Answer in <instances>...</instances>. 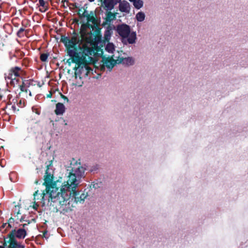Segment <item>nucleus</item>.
Wrapping results in <instances>:
<instances>
[{
	"label": "nucleus",
	"instance_id": "nucleus-34",
	"mask_svg": "<svg viewBox=\"0 0 248 248\" xmlns=\"http://www.w3.org/2000/svg\"><path fill=\"white\" fill-rule=\"evenodd\" d=\"M38 206H39V205L38 204L36 203L35 202H34V204L32 206V208L34 209H35V210H37Z\"/></svg>",
	"mask_w": 248,
	"mask_h": 248
},
{
	"label": "nucleus",
	"instance_id": "nucleus-7",
	"mask_svg": "<svg viewBox=\"0 0 248 248\" xmlns=\"http://www.w3.org/2000/svg\"><path fill=\"white\" fill-rule=\"evenodd\" d=\"M116 31L121 37L122 42L124 45L133 44L135 43L137 38L136 33L134 31L131 32L129 25L125 24L118 25Z\"/></svg>",
	"mask_w": 248,
	"mask_h": 248
},
{
	"label": "nucleus",
	"instance_id": "nucleus-36",
	"mask_svg": "<svg viewBox=\"0 0 248 248\" xmlns=\"http://www.w3.org/2000/svg\"><path fill=\"white\" fill-rule=\"evenodd\" d=\"M14 219L13 218V217H10L8 221V222L9 223H14Z\"/></svg>",
	"mask_w": 248,
	"mask_h": 248
},
{
	"label": "nucleus",
	"instance_id": "nucleus-16",
	"mask_svg": "<svg viewBox=\"0 0 248 248\" xmlns=\"http://www.w3.org/2000/svg\"><path fill=\"white\" fill-rule=\"evenodd\" d=\"M117 13H112L110 11H108L106 14V17L105 18L106 22L102 24V26H105L107 22H111V21L116 19Z\"/></svg>",
	"mask_w": 248,
	"mask_h": 248
},
{
	"label": "nucleus",
	"instance_id": "nucleus-18",
	"mask_svg": "<svg viewBox=\"0 0 248 248\" xmlns=\"http://www.w3.org/2000/svg\"><path fill=\"white\" fill-rule=\"evenodd\" d=\"M117 61H118V64L121 63L123 62L124 64L130 65H132L134 63V60H133V59L132 58H130V57L125 58H119V57L118 59H117Z\"/></svg>",
	"mask_w": 248,
	"mask_h": 248
},
{
	"label": "nucleus",
	"instance_id": "nucleus-39",
	"mask_svg": "<svg viewBox=\"0 0 248 248\" xmlns=\"http://www.w3.org/2000/svg\"><path fill=\"white\" fill-rule=\"evenodd\" d=\"M47 98H51L52 97V93L50 92L48 94L46 95Z\"/></svg>",
	"mask_w": 248,
	"mask_h": 248
},
{
	"label": "nucleus",
	"instance_id": "nucleus-48",
	"mask_svg": "<svg viewBox=\"0 0 248 248\" xmlns=\"http://www.w3.org/2000/svg\"><path fill=\"white\" fill-rule=\"evenodd\" d=\"M90 2H93L94 0H88Z\"/></svg>",
	"mask_w": 248,
	"mask_h": 248
},
{
	"label": "nucleus",
	"instance_id": "nucleus-24",
	"mask_svg": "<svg viewBox=\"0 0 248 248\" xmlns=\"http://www.w3.org/2000/svg\"><path fill=\"white\" fill-rule=\"evenodd\" d=\"M136 19L139 22L143 21L145 19V15L142 12H140L136 15Z\"/></svg>",
	"mask_w": 248,
	"mask_h": 248
},
{
	"label": "nucleus",
	"instance_id": "nucleus-26",
	"mask_svg": "<svg viewBox=\"0 0 248 248\" xmlns=\"http://www.w3.org/2000/svg\"><path fill=\"white\" fill-rule=\"evenodd\" d=\"M18 77L17 76H15L13 75L11 76L10 75V73H8V74H5V78L6 80H7L8 79H11L13 78H17Z\"/></svg>",
	"mask_w": 248,
	"mask_h": 248
},
{
	"label": "nucleus",
	"instance_id": "nucleus-45",
	"mask_svg": "<svg viewBox=\"0 0 248 248\" xmlns=\"http://www.w3.org/2000/svg\"><path fill=\"white\" fill-rule=\"evenodd\" d=\"M3 161V160L2 159H1L0 160V165L1 166V167H3L2 165V162Z\"/></svg>",
	"mask_w": 248,
	"mask_h": 248
},
{
	"label": "nucleus",
	"instance_id": "nucleus-10",
	"mask_svg": "<svg viewBox=\"0 0 248 248\" xmlns=\"http://www.w3.org/2000/svg\"><path fill=\"white\" fill-rule=\"evenodd\" d=\"M20 94L21 93H19L16 98L13 100L14 104L12 106V108L14 112L19 111V108H23L25 106L26 101L24 98H20Z\"/></svg>",
	"mask_w": 248,
	"mask_h": 248
},
{
	"label": "nucleus",
	"instance_id": "nucleus-15",
	"mask_svg": "<svg viewBox=\"0 0 248 248\" xmlns=\"http://www.w3.org/2000/svg\"><path fill=\"white\" fill-rule=\"evenodd\" d=\"M112 28L111 27L110 25H108V27H107V29L105 31L104 35V42H109L110 36L111 35V34L112 33Z\"/></svg>",
	"mask_w": 248,
	"mask_h": 248
},
{
	"label": "nucleus",
	"instance_id": "nucleus-27",
	"mask_svg": "<svg viewBox=\"0 0 248 248\" xmlns=\"http://www.w3.org/2000/svg\"><path fill=\"white\" fill-rule=\"evenodd\" d=\"M25 31V29L23 28H21L18 31H17V35L19 37H23L24 36V34L23 33L24 31Z\"/></svg>",
	"mask_w": 248,
	"mask_h": 248
},
{
	"label": "nucleus",
	"instance_id": "nucleus-47",
	"mask_svg": "<svg viewBox=\"0 0 248 248\" xmlns=\"http://www.w3.org/2000/svg\"><path fill=\"white\" fill-rule=\"evenodd\" d=\"M29 95H30V96H31L32 95H31V92L30 91L29 92Z\"/></svg>",
	"mask_w": 248,
	"mask_h": 248
},
{
	"label": "nucleus",
	"instance_id": "nucleus-22",
	"mask_svg": "<svg viewBox=\"0 0 248 248\" xmlns=\"http://www.w3.org/2000/svg\"><path fill=\"white\" fill-rule=\"evenodd\" d=\"M132 2L135 8L137 9L141 8L143 5V2L142 0H129Z\"/></svg>",
	"mask_w": 248,
	"mask_h": 248
},
{
	"label": "nucleus",
	"instance_id": "nucleus-30",
	"mask_svg": "<svg viewBox=\"0 0 248 248\" xmlns=\"http://www.w3.org/2000/svg\"><path fill=\"white\" fill-rule=\"evenodd\" d=\"M60 95H61V98H62L65 101H66V102H69V100L67 98V97H66V96H65L62 93H60Z\"/></svg>",
	"mask_w": 248,
	"mask_h": 248
},
{
	"label": "nucleus",
	"instance_id": "nucleus-41",
	"mask_svg": "<svg viewBox=\"0 0 248 248\" xmlns=\"http://www.w3.org/2000/svg\"><path fill=\"white\" fill-rule=\"evenodd\" d=\"M38 190H36L35 191V192L33 194V196H34V198H35V197L38 194Z\"/></svg>",
	"mask_w": 248,
	"mask_h": 248
},
{
	"label": "nucleus",
	"instance_id": "nucleus-44",
	"mask_svg": "<svg viewBox=\"0 0 248 248\" xmlns=\"http://www.w3.org/2000/svg\"><path fill=\"white\" fill-rule=\"evenodd\" d=\"M72 5L74 7V8H78V6H77L76 3H73Z\"/></svg>",
	"mask_w": 248,
	"mask_h": 248
},
{
	"label": "nucleus",
	"instance_id": "nucleus-42",
	"mask_svg": "<svg viewBox=\"0 0 248 248\" xmlns=\"http://www.w3.org/2000/svg\"><path fill=\"white\" fill-rule=\"evenodd\" d=\"M29 224H30V221H28L27 224L25 223V224H22L21 225L22 226L23 228L24 229V228Z\"/></svg>",
	"mask_w": 248,
	"mask_h": 248
},
{
	"label": "nucleus",
	"instance_id": "nucleus-1",
	"mask_svg": "<svg viewBox=\"0 0 248 248\" xmlns=\"http://www.w3.org/2000/svg\"><path fill=\"white\" fill-rule=\"evenodd\" d=\"M60 41L64 44L68 55L72 57L73 63L93 61V57L103 54V49L99 46L89 47L85 44L80 46L78 45L79 39L76 36H73L70 39L65 35H62Z\"/></svg>",
	"mask_w": 248,
	"mask_h": 248
},
{
	"label": "nucleus",
	"instance_id": "nucleus-31",
	"mask_svg": "<svg viewBox=\"0 0 248 248\" xmlns=\"http://www.w3.org/2000/svg\"><path fill=\"white\" fill-rule=\"evenodd\" d=\"M72 159H73V160L71 163V165H72L73 163H74V164L73 165L74 166L75 165H77L78 164L80 165V162H78V161L75 160V159L74 158H73Z\"/></svg>",
	"mask_w": 248,
	"mask_h": 248
},
{
	"label": "nucleus",
	"instance_id": "nucleus-28",
	"mask_svg": "<svg viewBox=\"0 0 248 248\" xmlns=\"http://www.w3.org/2000/svg\"><path fill=\"white\" fill-rule=\"evenodd\" d=\"M19 88L20 89V93H22V92H25L26 93H28L30 90H29L28 89V88H25V87H23V86H19Z\"/></svg>",
	"mask_w": 248,
	"mask_h": 248
},
{
	"label": "nucleus",
	"instance_id": "nucleus-11",
	"mask_svg": "<svg viewBox=\"0 0 248 248\" xmlns=\"http://www.w3.org/2000/svg\"><path fill=\"white\" fill-rule=\"evenodd\" d=\"M86 62H82L79 63H76L78 65V67L74 68L75 75L76 78L79 77V78H81V75H85V71L87 70V68L85 67V63Z\"/></svg>",
	"mask_w": 248,
	"mask_h": 248
},
{
	"label": "nucleus",
	"instance_id": "nucleus-25",
	"mask_svg": "<svg viewBox=\"0 0 248 248\" xmlns=\"http://www.w3.org/2000/svg\"><path fill=\"white\" fill-rule=\"evenodd\" d=\"M49 56V53L48 52L41 53L40 54V59L42 62H46L47 61Z\"/></svg>",
	"mask_w": 248,
	"mask_h": 248
},
{
	"label": "nucleus",
	"instance_id": "nucleus-46",
	"mask_svg": "<svg viewBox=\"0 0 248 248\" xmlns=\"http://www.w3.org/2000/svg\"><path fill=\"white\" fill-rule=\"evenodd\" d=\"M38 182H39V181L38 180H36L35 181V184H38Z\"/></svg>",
	"mask_w": 248,
	"mask_h": 248
},
{
	"label": "nucleus",
	"instance_id": "nucleus-8",
	"mask_svg": "<svg viewBox=\"0 0 248 248\" xmlns=\"http://www.w3.org/2000/svg\"><path fill=\"white\" fill-rule=\"evenodd\" d=\"M76 188L77 187L72 188V189L71 188H65V190L68 195V193H70V199H72V201L74 199V202L76 203H82L84 201V200L86 198L87 194H85L81 191H76Z\"/></svg>",
	"mask_w": 248,
	"mask_h": 248
},
{
	"label": "nucleus",
	"instance_id": "nucleus-2",
	"mask_svg": "<svg viewBox=\"0 0 248 248\" xmlns=\"http://www.w3.org/2000/svg\"><path fill=\"white\" fill-rule=\"evenodd\" d=\"M79 9L78 13L80 18L86 17L87 22L82 24L80 28V33L82 37L84 38L88 43L93 44L101 39L100 20L98 18L95 13L91 11L89 14L87 13L86 9H84L82 14L80 13Z\"/></svg>",
	"mask_w": 248,
	"mask_h": 248
},
{
	"label": "nucleus",
	"instance_id": "nucleus-12",
	"mask_svg": "<svg viewBox=\"0 0 248 248\" xmlns=\"http://www.w3.org/2000/svg\"><path fill=\"white\" fill-rule=\"evenodd\" d=\"M120 1V0H104L102 6L106 11H110Z\"/></svg>",
	"mask_w": 248,
	"mask_h": 248
},
{
	"label": "nucleus",
	"instance_id": "nucleus-40",
	"mask_svg": "<svg viewBox=\"0 0 248 248\" xmlns=\"http://www.w3.org/2000/svg\"><path fill=\"white\" fill-rule=\"evenodd\" d=\"M7 224L8 226L6 227V229H7V228H11L12 227L11 223H9L8 222Z\"/></svg>",
	"mask_w": 248,
	"mask_h": 248
},
{
	"label": "nucleus",
	"instance_id": "nucleus-14",
	"mask_svg": "<svg viewBox=\"0 0 248 248\" xmlns=\"http://www.w3.org/2000/svg\"><path fill=\"white\" fill-rule=\"evenodd\" d=\"M119 10L121 12H124L126 13H129L130 10V6L129 3L125 1L124 0L119 4Z\"/></svg>",
	"mask_w": 248,
	"mask_h": 248
},
{
	"label": "nucleus",
	"instance_id": "nucleus-20",
	"mask_svg": "<svg viewBox=\"0 0 248 248\" xmlns=\"http://www.w3.org/2000/svg\"><path fill=\"white\" fill-rule=\"evenodd\" d=\"M48 4L44 0H39V6L42 7L40 9V11L41 12H45L48 9Z\"/></svg>",
	"mask_w": 248,
	"mask_h": 248
},
{
	"label": "nucleus",
	"instance_id": "nucleus-13",
	"mask_svg": "<svg viewBox=\"0 0 248 248\" xmlns=\"http://www.w3.org/2000/svg\"><path fill=\"white\" fill-rule=\"evenodd\" d=\"M24 73V71L21 68L18 66H15L11 68L8 73H10V75H13L15 76H17L18 78H21V76Z\"/></svg>",
	"mask_w": 248,
	"mask_h": 248
},
{
	"label": "nucleus",
	"instance_id": "nucleus-49",
	"mask_svg": "<svg viewBox=\"0 0 248 248\" xmlns=\"http://www.w3.org/2000/svg\"><path fill=\"white\" fill-rule=\"evenodd\" d=\"M99 1H100L102 2V5H103V0H99Z\"/></svg>",
	"mask_w": 248,
	"mask_h": 248
},
{
	"label": "nucleus",
	"instance_id": "nucleus-21",
	"mask_svg": "<svg viewBox=\"0 0 248 248\" xmlns=\"http://www.w3.org/2000/svg\"><path fill=\"white\" fill-rule=\"evenodd\" d=\"M21 84L20 86H23V87L29 88L31 86L33 85V80L32 79H23L21 78Z\"/></svg>",
	"mask_w": 248,
	"mask_h": 248
},
{
	"label": "nucleus",
	"instance_id": "nucleus-43",
	"mask_svg": "<svg viewBox=\"0 0 248 248\" xmlns=\"http://www.w3.org/2000/svg\"><path fill=\"white\" fill-rule=\"evenodd\" d=\"M3 97V95L1 93H0V99L2 100Z\"/></svg>",
	"mask_w": 248,
	"mask_h": 248
},
{
	"label": "nucleus",
	"instance_id": "nucleus-50",
	"mask_svg": "<svg viewBox=\"0 0 248 248\" xmlns=\"http://www.w3.org/2000/svg\"><path fill=\"white\" fill-rule=\"evenodd\" d=\"M23 218H21V219H20V222H22V221H23Z\"/></svg>",
	"mask_w": 248,
	"mask_h": 248
},
{
	"label": "nucleus",
	"instance_id": "nucleus-23",
	"mask_svg": "<svg viewBox=\"0 0 248 248\" xmlns=\"http://www.w3.org/2000/svg\"><path fill=\"white\" fill-rule=\"evenodd\" d=\"M105 50L109 53H113L115 50L114 46L112 43L108 42L107 46L105 47Z\"/></svg>",
	"mask_w": 248,
	"mask_h": 248
},
{
	"label": "nucleus",
	"instance_id": "nucleus-4",
	"mask_svg": "<svg viewBox=\"0 0 248 248\" xmlns=\"http://www.w3.org/2000/svg\"><path fill=\"white\" fill-rule=\"evenodd\" d=\"M26 235L27 232L24 228L13 229L6 237H4L0 248H25V245L18 241L17 239H23Z\"/></svg>",
	"mask_w": 248,
	"mask_h": 248
},
{
	"label": "nucleus",
	"instance_id": "nucleus-29",
	"mask_svg": "<svg viewBox=\"0 0 248 248\" xmlns=\"http://www.w3.org/2000/svg\"><path fill=\"white\" fill-rule=\"evenodd\" d=\"M85 67L87 68V70H86V71H85V75L87 76L88 74H89L91 71H93V69L91 67H90L89 66L86 65L85 63Z\"/></svg>",
	"mask_w": 248,
	"mask_h": 248
},
{
	"label": "nucleus",
	"instance_id": "nucleus-6",
	"mask_svg": "<svg viewBox=\"0 0 248 248\" xmlns=\"http://www.w3.org/2000/svg\"><path fill=\"white\" fill-rule=\"evenodd\" d=\"M71 169L70 170L68 179L64 185L62 186H65L67 188H75L78 186V181L81 178L85 177V170L86 169L82 166L71 167Z\"/></svg>",
	"mask_w": 248,
	"mask_h": 248
},
{
	"label": "nucleus",
	"instance_id": "nucleus-38",
	"mask_svg": "<svg viewBox=\"0 0 248 248\" xmlns=\"http://www.w3.org/2000/svg\"><path fill=\"white\" fill-rule=\"evenodd\" d=\"M72 60V57H70V58L68 59L67 61V62L68 63L69 65L71 64V62H73V61Z\"/></svg>",
	"mask_w": 248,
	"mask_h": 248
},
{
	"label": "nucleus",
	"instance_id": "nucleus-3",
	"mask_svg": "<svg viewBox=\"0 0 248 248\" xmlns=\"http://www.w3.org/2000/svg\"><path fill=\"white\" fill-rule=\"evenodd\" d=\"M65 188L62 186L60 192L48 199L50 206L53 207L56 212L60 211L61 214L63 215L71 212L74 207L73 201L70 199V193L68 195Z\"/></svg>",
	"mask_w": 248,
	"mask_h": 248
},
{
	"label": "nucleus",
	"instance_id": "nucleus-35",
	"mask_svg": "<svg viewBox=\"0 0 248 248\" xmlns=\"http://www.w3.org/2000/svg\"><path fill=\"white\" fill-rule=\"evenodd\" d=\"M79 20L78 18H75V19H73V23H76L77 24H79Z\"/></svg>",
	"mask_w": 248,
	"mask_h": 248
},
{
	"label": "nucleus",
	"instance_id": "nucleus-9",
	"mask_svg": "<svg viewBox=\"0 0 248 248\" xmlns=\"http://www.w3.org/2000/svg\"><path fill=\"white\" fill-rule=\"evenodd\" d=\"M101 56L102 58V62H103L102 64L100 65V70L102 71H105L106 67L110 71L113 67L118 63V61H117V59L114 60L113 58V56L106 57L102 55Z\"/></svg>",
	"mask_w": 248,
	"mask_h": 248
},
{
	"label": "nucleus",
	"instance_id": "nucleus-5",
	"mask_svg": "<svg viewBox=\"0 0 248 248\" xmlns=\"http://www.w3.org/2000/svg\"><path fill=\"white\" fill-rule=\"evenodd\" d=\"M52 160L49 162V163L46 164V169L45 171L44 175V182L43 185L46 186V189L44 190L41 194L42 201L45 203V201L48 199L51 198L54 195H55L57 193L60 192V189L59 187H57L56 182L54 181V176L53 174H51L48 172L49 167L52 165Z\"/></svg>",
	"mask_w": 248,
	"mask_h": 248
},
{
	"label": "nucleus",
	"instance_id": "nucleus-33",
	"mask_svg": "<svg viewBox=\"0 0 248 248\" xmlns=\"http://www.w3.org/2000/svg\"><path fill=\"white\" fill-rule=\"evenodd\" d=\"M47 231H45L43 232V237H44L46 239H48V237L46 236V235L47 234Z\"/></svg>",
	"mask_w": 248,
	"mask_h": 248
},
{
	"label": "nucleus",
	"instance_id": "nucleus-37",
	"mask_svg": "<svg viewBox=\"0 0 248 248\" xmlns=\"http://www.w3.org/2000/svg\"><path fill=\"white\" fill-rule=\"evenodd\" d=\"M7 224V223H3L2 224V225L0 228V231H2V229L6 227Z\"/></svg>",
	"mask_w": 248,
	"mask_h": 248
},
{
	"label": "nucleus",
	"instance_id": "nucleus-17",
	"mask_svg": "<svg viewBox=\"0 0 248 248\" xmlns=\"http://www.w3.org/2000/svg\"><path fill=\"white\" fill-rule=\"evenodd\" d=\"M65 111V107L62 103H58L56 105L55 114L57 115L62 114Z\"/></svg>",
	"mask_w": 248,
	"mask_h": 248
},
{
	"label": "nucleus",
	"instance_id": "nucleus-32",
	"mask_svg": "<svg viewBox=\"0 0 248 248\" xmlns=\"http://www.w3.org/2000/svg\"><path fill=\"white\" fill-rule=\"evenodd\" d=\"M101 185V183L100 184H98V183H95L94 182H93L92 185L93 186V188H94L95 189L96 188H98V187H100V186Z\"/></svg>",
	"mask_w": 248,
	"mask_h": 248
},
{
	"label": "nucleus",
	"instance_id": "nucleus-51",
	"mask_svg": "<svg viewBox=\"0 0 248 248\" xmlns=\"http://www.w3.org/2000/svg\"><path fill=\"white\" fill-rule=\"evenodd\" d=\"M81 10L79 11L80 13H81Z\"/></svg>",
	"mask_w": 248,
	"mask_h": 248
},
{
	"label": "nucleus",
	"instance_id": "nucleus-19",
	"mask_svg": "<svg viewBox=\"0 0 248 248\" xmlns=\"http://www.w3.org/2000/svg\"><path fill=\"white\" fill-rule=\"evenodd\" d=\"M21 78H13L11 79H8L6 80L7 84H9L10 85L12 86L13 87H18L19 85H20V82Z\"/></svg>",
	"mask_w": 248,
	"mask_h": 248
}]
</instances>
